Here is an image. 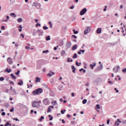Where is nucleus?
<instances>
[{
  "instance_id": "obj_1",
  "label": "nucleus",
  "mask_w": 126,
  "mask_h": 126,
  "mask_svg": "<svg viewBox=\"0 0 126 126\" xmlns=\"http://www.w3.org/2000/svg\"><path fill=\"white\" fill-rule=\"evenodd\" d=\"M43 92V89L41 88H38L36 90H35L33 91L32 93V95H39V94H41Z\"/></svg>"
},
{
  "instance_id": "obj_2",
  "label": "nucleus",
  "mask_w": 126,
  "mask_h": 126,
  "mask_svg": "<svg viewBox=\"0 0 126 126\" xmlns=\"http://www.w3.org/2000/svg\"><path fill=\"white\" fill-rule=\"evenodd\" d=\"M42 63H43V60H38L36 63V67L38 69L41 68V66H42Z\"/></svg>"
},
{
  "instance_id": "obj_3",
  "label": "nucleus",
  "mask_w": 126,
  "mask_h": 126,
  "mask_svg": "<svg viewBox=\"0 0 126 126\" xmlns=\"http://www.w3.org/2000/svg\"><path fill=\"white\" fill-rule=\"evenodd\" d=\"M32 106L33 108H38L40 105L39 104V101H33L32 103Z\"/></svg>"
},
{
  "instance_id": "obj_4",
  "label": "nucleus",
  "mask_w": 126,
  "mask_h": 126,
  "mask_svg": "<svg viewBox=\"0 0 126 126\" xmlns=\"http://www.w3.org/2000/svg\"><path fill=\"white\" fill-rule=\"evenodd\" d=\"M32 6H35V7H37V8H40L41 7V4L34 2Z\"/></svg>"
},
{
  "instance_id": "obj_5",
  "label": "nucleus",
  "mask_w": 126,
  "mask_h": 126,
  "mask_svg": "<svg viewBox=\"0 0 126 126\" xmlns=\"http://www.w3.org/2000/svg\"><path fill=\"white\" fill-rule=\"evenodd\" d=\"M86 11H87V9L86 8H83L80 12V15H84L86 13Z\"/></svg>"
},
{
  "instance_id": "obj_6",
  "label": "nucleus",
  "mask_w": 126,
  "mask_h": 126,
  "mask_svg": "<svg viewBox=\"0 0 126 126\" xmlns=\"http://www.w3.org/2000/svg\"><path fill=\"white\" fill-rule=\"evenodd\" d=\"M102 69H103V64H101L99 67L95 68V71H100V70H102Z\"/></svg>"
},
{
  "instance_id": "obj_7",
  "label": "nucleus",
  "mask_w": 126,
  "mask_h": 126,
  "mask_svg": "<svg viewBox=\"0 0 126 126\" xmlns=\"http://www.w3.org/2000/svg\"><path fill=\"white\" fill-rule=\"evenodd\" d=\"M43 102L45 105H49L50 104V100L48 98H45Z\"/></svg>"
},
{
  "instance_id": "obj_8",
  "label": "nucleus",
  "mask_w": 126,
  "mask_h": 126,
  "mask_svg": "<svg viewBox=\"0 0 126 126\" xmlns=\"http://www.w3.org/2000/svg\"><path fill=\"white\" fill-rule=\"evenodd\" d=\"M7 62L9 64H12V63H13L12 58L10 57H8L7 59Z\"/></svg>"
},
{
  "instance_id": "obj_9",
  "label": "nucleus",
  "mask_w": 126,
  "mask_h": 126,
  "mask_svg": "<svg viewBox=\"0 0 126 126\" xmlns=\"http://www.w3.org/2000/svg\"><path fill=\"white\" fill-rule=\"evenodd\" d=\"M96 66L95 63H93L92 64H90V66L92 69H93V68H94V66Z\"/></svg>"
},
{
  "instance_id": "obj_10",
  "label": "nucleus",
  "mask_w": 126,
  "mask_h": 126,
  "mask_svg": "<svg viewBox=\"0 0 126 126\" xmlns=\"http://www.w3.org/2000/svg\"><path fill=\"white\" fill-rule=\"evenodd\" d=\"M77 44H75L72 47V51H75V50L77 49Z\"/></svg>"
},
{
  "instance_id": "obj_11",
  "label": "nucleus",
  "mask_w": 126,
  "mask_h": 126,
  "mask_svg": "<svg viewBox=\"0 0 126 126\" xmlns=\"http://www.w3.org/2000/svg\"><path fill=\"white\" fill-rule=\"evenodd\" d=\"M66 47L67 48H70L71 47V42L67 41L66 43Z\"/></svg>"
},
{
  "instance_id": "obj_12",
  "label": "nucleus",
  "mask_w": 126,
  "mask_h": 126,
  "mask_svg": "<svg viewBox=\"0 0 126 126\" xmlns=\"http://www.w3.org/2000/svg\"><path fill=\"white\" fill-rule=\"evenodd\" d=\"M101 32H102V29L98 28L96 30L97 34H101Z\"/></svg>"
},
{
  "instance_id": "obj_13",
  "label": "nucleus",
  "mask_w": 126,
  "mask_h": 126,
  "mask_svg": "<svg viewBox=\"0 0 126 126\" xmlns=\"http://www.w3.org/2000/svg\"><path fill=\"white\" fill-rule=\"evenodd\" d=\"M4 72H7L9 73V72H11V69H8V68H6L5 70H4Z\"/></svg>"
},
{
  "instance_id": "obj_14",
  "label": "nucleus",
  "mask_w": 126,
  "mask_h": 126,
  "mask_svg": "<svg viewBox=\"0 0 126 126\" xmlns=\"http://www.w3.org/2000/svg\"><path fill=\"white\" fill-rule=\"evenodd\" d=\"M71 69H72V72L73 73H75V70H76V68H75V67H74V65L71 66Z\"/></svg>"
},
{
  "instance_id": "obj_15",
  "label": "nucleus",
  "mask_w": 126,
  "mask_h": 126,
  "mask_svg": "<svg viewBox=\"0 0 126 126\" xmlns=\"http://www.w3.org/2000/svg\"><path fill=\"white\" fill-rule=\"evenodd\" d=\"M35 83H37L38 82H40L41 81V79L39 78L38 77H36V80H35Z\"/></svg>"
},
{
  "instance_id": "obj_16",
  "label": "nucleus",
  "mask_w": 126,
  "mask_h": 126,
  "mask_svg": "<svg viewBox=\"0 0 126 126\" xmlns=\"http://www.w3.org/2000/svg\"><path fill=\"white\" fill-rule=\"evenodd\" d=\"M52 104L53 105V106H56V105H58V102H57L56 100H53Z\"/></svg>"
},
{
  "instance_id": "obj_17",
  "label": "nucleus",
  "mask_w": 126,
  "mask_h": 126,
  "mask_svg": "<svg viewBox=\"0 0 126 126\" xmlns=\"http://www.w3.org/2000/svg\"><path fill=\"white\" fill-rule=\"evenodd\" d=\"M61 56L63 57L65 55V51L62 50L61 53Z\"/></svg>"
},
{
  "instance_id": "obj_18",
  "label": "nucleus",
  "mask_w": 126,
  "mask_h": 126,
  "mask_svg": "<svg viewBox=\"0 0 126 126\" xmlns=\"http://www.w3.org/2000/svg\"><path fill=\"white\" fill-rule=\"evenodd\" d=\"M18 85H23V81H22V80H20L19 82L18 83Z\"/></svg>"
},
{
  "instance_id": "obj_19",
  "label": "nucleus",
  "mask_w": 126,
  "mask_h": 126,
  "mask_svg": "<svg viewBox=\"0 0 126 126\" xmlns=\"http://www.w3.org/2000/svg\"><path fill=\"white\" fill-rule=\"evenodd\" d=\"M10 76L11 77H12V78H13V79H16V77H15V76H14V74L13 73H12L10 74Z\"/></svg>"
},
{
  "instance_id": "obj_20",
  "label": "nucleus",
  "mask_w": 126,
  "mask_h": 126,
  "mask_svg": "<svg viewBox=\"0 0 126 126\" xmlns=\"http://www.w3.org/2000/svg\"><path fill=\"white\" fill-rule=\"evenodd\" d=\"M19 73H20V70H18L15 73V74H16L17 76H19Z\"/></svg>"
},
{
  "instance_id": "obj_21",
  "label": "nucleus",
  "mask_w": 126,
  "mask_h": 126,
  "mask_svg": "<svg viewBox=\"0 0 126 126\" xmlns=\"http://www.w3.org/2000/svg\"><path fill=\"white\" fill-rule=\"evenodd\" d=\"M117 44H118V42H115L110 43V45H111V46H115V45H117Z\"/></svg>"
},
{
  "instance_id": "obj_22",
  "label": "nucleus",
  "mask_w": 126,
  "mask_h": 126,
  "mask_svg": "<svg viewBox=\"0 0 126 126\" xmlns=\"http://www.w3.org/2000/svg\"><path fill=\"white\" fill-rule=\"evenodd\" d=\"M72 59H77V54L76 53L74 54V55L72 56Z\"/></svg>"
},
{
  "instance_id": "obj_23",
  "label": "nucleus",
  "mask_w": 126,
  "mask_h": 126,
  "mask_svg": "<svg viewBox=\"0 0 126 126\" xmlns=\"http://www.w3.org/2000/svg\"><path fill=\"white\" fill-rule=\"evenodd\" d=\"M46 41H50V40H51V37H50V35H48L46 37Z\"/></svg>"
},
{
  "instance_id": "obj_24",
  "label": "nucleus",
  "mask_w": 126,
  "mask_h": 126,
  "mask_svg": "<svg viewBox=\"0 0 126 126\" xmlns=\"http://www.w3.org/2000/svg\"><path fill=\"white\" fill-rule=\"evenodd\" d=\"M52 112V109H51V107H48V109H47V113H50Z\"/></svg>"
},
{
  "instance_id": "obj_25",
  "label": "nucleus",
  "mask_w": 126,
  "mask_h": 126,
  "mask_svg": "<svg viewBox=\"0 0 126 126\" xmlns=\"http://www.w3.org/2000/svg\"><path fill=\"white\" fill-rule=\"evenodd\" d=\"M43 30H48V29H49V28L47 27L46 26H44L43 27Z\"/></svg>"
},
{
  "instance_id": "obj_26",
  "label": "nucleus",
  "mask_w": 126,
  "mask_h": 126,
  "mask_svg": "<svg viewBox=\"0 0 126 126\" xmlns=\"http://www.w3.org/2000/svg\"><path fill=\"white\" fill-rule=\"evenodd\" d=\"M22 21H23V20H22V18H19L17 19V21L19 23L22 22Z\"/></svg>"
},
{
  "instance_id": "obj_27",
  "label": "nucleus",
  "mask_w": 126,
  "mask_h": 126,
  "mask_svg": "<svg viewBox=\"0 0 126 126\" xmlns=\"http://www.w3.org/2000/svg\"><path fill=\"white\" fill-rule=\"evenodd\" d=\"M116 68L117 69L115 70V72H118V71H119V69H120V66L117 65Z\"/></svg>"
},
{
  "instance_id": "obj_28",
  "label": "nucleus",
  "mask_w": 126,
  "mask_h": 126,
  "mask_svg": "<svg viewBox=\"0 0 126 126\" xmlns=\"http://www.w3.org/2000/svg\"><path fill=\"white\" fill-rule=\"evenodd\" d=\"M10 15H11V16H13V17H16V15H15V13H10Z\"/></svg>"
},
{
  "instance_id": "obj_29",
  "label": "nucleus",
  "mask_w": 126,
  "mask_h": 126,
  "mask_svg": "<svg viewBox=\"0 0 126 126\" xmlns=\"http://www.w3.org/2000/svg\"><path fill=\"white\" fill-rule=\"evenodd\" d=\"M43 54H48L49 53V50H44L42 51Z\"/></svg>"
},
{
  "instance_id": "obj_30",
  "label": "nucleus",
  "mask_w": 126,
  "mask_h": 126,
  "mask_svg": "<svg viewBox=\"0 0 126 126\" xmlns=\"http://www.w3.org/2000/svg\"><path fill=\"white\" fill-rule=\"evenodd\" d=\"M45 119V117L44 116H41L40 118L39 119V121L40 122H42V120H44Z\"/></svg>"
},
{
  "instance_id": "obj_31",
  "label": "nucleus",
  "mask_w": 126,
  "mask_h": 126,
  "mask_svg": "<svg viewBox=\"0 0 126 126\" xmlns=\"http://www.w3.org/2000/svg\"><path fill=\"white\" fill-rule=\"evenodd\" d=\"M82 103H83V104H86V103H87V99H84L83 100Z\"/></svg>"
},
{
  "instance_id": "obj_32",
  "label": "nucleus",
  "mask_w": 126,
  "mask_h": 126,
  "mask_svg": "<svg viewBox=\"0 0 126 126\" xmlns=\"http://www.w3.org/2000/svg\"><path fill=\"white\" fill-rule=\"evenodd\" d=\"M76 19V16H73L72 17V20L73 21H74Z\"/></svg>"
},
{
  "instance_id": "obj_33",
  "label": "nucleus",
  "mask_w": 126,
  "mask_h": 126,
  "mask_svg": "<svg viewBox=\"0 0 126 126\" xmlns=\"http://www.w3.org/2000/svg\"><path fill=\"white\" fill-rule=\"evenodd\" d=\"M9 82L10 84H11L12 85H14V82L11 80H9Z\"/></svg>"
},
{
  "instance_id": "obj_34",
  "label": "nucleus",
  "mask_w": 126,
  "mask_h": 126,
  "mask_svg": "<svg viewBox=\"0 0 126 126\" xmlns=\"http://www.w3.org/2000/svg\"><path fill=\"white\" fill-rule=\"evenodd\" d=\"M65 112V109H63V110H61V114H62L63 115V114H64V112Z\"/></svg>"
},
{
  "instance_id": "obj_35",
  "label": "nucleus",
  "mask_w": 126,
  "mask_h": 126,
  "mask_svg": "<svg viewBox=\"0 0 126 126\" xmlns=\"http://www.w3.org/2000/svg\"><path fill=\"white\" fill-rule=\"evenodd\" d=\"M16 31L14 30L13 32V36H16Z\"/></svg>"
},
{
  "instance_id": "obj_36",
  "label": "nucleus",
  "mask_w": 126,
  "mask_h": 126,
  "mask_svg": "<svg viewBox=\"0 0 126 126\" xmlns=\"http://www.w3.org/2000/svg\"><path fill=\"white\" fill-rule=\"evenodd\" d=\"M96 109H101V107H100V105L99 104H96Z\"/></svg>"
},
{
  "instance_id": "obj_37",
  "label": "nucleus",
  "mask_w": 126,
  "mask_h": 126,
  "mask_svg": "<svg viewBox=\"0 0 126 126\" xmlns=\"http://www.w3.org/2000/svg\"><path fill=\"white\" fill-rule=\"evenodd\" d=\"M18 105L19 107H24V105H23L22 103H19Z\"/></svg>"
},
{
  "instance_id": "obj_38",
  "label": "nucleus",
  "mask_w": 126,
  "mask_h": 126,
  "mask_svg": "<svg viewBox=\"0 0 126 126\" xmlns=\"http://www.w3.org/2000/svg\"><path fill=\"white\" fill-rule=\"evenodd\" d=\"M4 80V78L3 77H0V81H3Z\"/></svg>"
},
{
  "instance_id": "obj_39",
  "label": "nucleus",
  "mask_w": 126,
  "mask_h": 126,
  "mask_svg": "<svg viewBox=\"0 0 126 126\" xmlns=\"http://www.w3.org/2000/svg\"><path fill=\"white\" fill-rule=\"evenodd\" d=\"M73 32H74V34H77L78 33V31H75V30H73Z\"/></svg>"
},
{
  "instance_id": "obj_40",
  "label": "nucleus",
  "mask_w": 126,
  "mask_h": 126,
  "mask_svg": "<svg viewBox=\"0 0 126 126\" xmlns=\"http://www.w3.org/2000/svg\"><path fill=\"white\" fill-rule=\"evenodd\" d=\"M86 30H87V31H88L89 32H90V31L91 30V29L90 28V27H88Z\"/></svg>"
},
{
  "instance_id": "obj_41",
  "label": "nucleus",
  "mask_w": 126,
  "mask_h": 126,
  "mask_svg": "<svg viewBox=\"0 0 126 126\" xmlns=\"http://www.w3.org/2000/svg\"><path fill=\"white\" fill-rule=\"evenodd\" d=\"M13 111H14V108L12 107L11 109L10 110V112H11V113H12Z\"/></svg>"
},
{
  "instance_id": "obj_42",
  "label": "nucleus",
  "mask_w": 126,
  "mask_h": 126,
  "mask_svg": "<svg viewBox=\"0 0 126 126\" xmlns=\"http://www.w3.org/2000/svg\"><path fill=\"white\" fill-rule=\"evenodd\" d=\"M79 51L80 52H81V53H82V54H84V53L85 52V50H80Z\"/></svg>"
},
{
  "instance_id": "obj_43",
  "label": "nucleus",
  "mask_w": 126,
  "mask_h": 126,
  "mask_svg": "<svg viewBox=\"0 0 126 126\" xmlns=\"http://www.w3.org/2000/svg\"><path fill=\"white\" fill-rule=\"evenodd\" d=\"M122 71L124 72V73H126V68H124V69L122 70Z\"/></svg>"
},
{
  "instance_id": "obj_44",
  "label": "nucleus",
  "mask_w": 126,
  "mask_h": 126,
  "mask_svg": "<svg viewBox=\"0 0 126 126\" xmlns=\"http://www.w3.org/2000/svg\"><path fill=\"white\" fill-rule=\"evenodd\" d=\"M87 33H89V32L87 31V30H86L85 31H84V34L86 35V34H87Z\"/></svg>"
},
{
  "instance_id": "obj_45",
  "label": "nucleus",
  "mask_w": 126,
  "mask_h": 126,
  "mask_svg": "<svg viewBox=\"0 0 126 126\" xmlns=\"http://www.w3.org/2000/svg\"><path fill=\"white\" fill-rule=\"evenodd\" d=\"M115 126H120V123H118V122H115Z\"/></svg>"
},
{
  "instance_id": "obj_46",
  "label": "nucleus",
  "mask_w": 126,
  "mask_h": 126,
  "mask_svg": "<svg viewBox=\"0 0 126 126\" xmlns=\"http://www.w3.org/2000/svg\"><path fill=\"white\" fill-rule=\"evenodd\" d=\"M71 37L74 38L75 39H76L77 38V36H76L75 35H72Z\"/></svg>"
},
{
  "instance_id": "obj_47",
  "label": "nucleus",
  "mask_w": 126,
  "mask_h": 126,
  "mask_svg": "<svg viewBox=\"0 0 126 126\" xmlns=\"http://www.w3.org/2000/svg\"><path fill=\"white\" fill-rule=\"evenodd\" d=\"M114 90H115L116 93H119V90H118L116 88H114Z\"/></svg>"
},
{
  "instance_id": "obj_48",
  "label": "nucleus",
  "mask_w": 126,
  "mask_h": 126,
  "mask_svg": "<svg viewBox=\"0 0 126 126\" xmlns=\"http://www.w3.org/2000/svg\"><path fill=\"white\" fill-rule=\"evenodd\" d=\"M13 120H14V121H16V122H17V121H18V122H19V120L18 119H17V118H14L13 119Z\"/></svg>"
},
{
  "instance_id": "obj_49",
  "label": "nucleus",
  "mask_w": 126,
  "mask_h": 126,
  "mask_svg": "<svg viewBox=\"0 0 126 126\" xmlns=\"http://www.w3.org/2000/svg\"><path fill=\"white\" fill-rule=\"evenodd\" d=\"M47 76H49L50 77H51L52 74L50 72L49 73L47 74Z\"/></svg>"
},
{
  "instance_id": "obj_50",
  "label": "nucleus",
  "mask_w": 126,
  "mask_h": 126,
  "mask_svg": "<svg viewBox=\"0 0 126 126\" xmlns=\"http://www.w3.org/2000/svg\"><path fill=\"white\" fill-rule=\"evenodd\" d=\"M35 35H36V32L33 31L32 32V36H35Z\"/></svg>"
},
{
  "instance_id": "obj_51",
  "label": "nucleus",
  "mask_w": 126,
  "mask_h": 126,
  "mask_svg": "<svg viewBox=\"0 0 126 126\" xmlns=\"http://www.w3.org/2000/svg\"><path fill=\"white\" fill-rule=\"evenodd\" d=\"M38 26L41 27V24H40L39 23L36 24V27H38Z\"/></svg>"
},
{
  "instance_id": "obj_52",
  "label": "nucleus",
  "mask_w": 126,
  "mask_h": 126,
  "mask_svg": "<svg viewBox=\"0 0 126 126\" xmlns=\"http://www.w3.org/2000/svg\"><path fill=\"white\" fill-rule=\"evenodd\" d=\"M1 29L2 30H5V27H4V26H2Z\"/></svg>"
},
{
  "instance_id": "obj_53",
  "label": "nucleus",
  "mask_w": 126,
  "mask_h": 126,
  "mask_svg": "<svg viewBox=\"0 0 126 126\" xmlns=\"http://www.w3.org/2000/svg\"><path fill=\"white\" fill-rule=\"evenodd\" d=\"M43 33H44V32H43V31H40V34H39V36H40V34L43 35Z\"/></svg>"
},
{
  "instance_id": "obj_54",
  "label": "nucleus",
  "mask_w": 126,
  "mask_h": 126,
  "mask_svg": "<svg viewBox=\"0 0 126 126\" xmlns=\"http://www.w3.org/2000/svg\"><path fill=\"white\" fill-rule=\"evenodd\" d=\"M67 60V63H70V58H68Z\"/></svg>"
},
{
  "instance_id": "obj_55",
  "label": "nucleus",
  "mask_w": 126,
  "mask_h": 126,
  "mask_svg": "<svg viewBox=\"0 0 126 126\" xmlns=\"http://www.w3.org/2000/svg\"><path fill=\"white\" fill-rule=\"evenodd\" d=\"M9 125V122H6V124L4 125L5 126H8Z\"/></svg>"
},
{
  "instance_id": "obj_56",
  "label": "nucleus",
  "mask_w": 126,
  "mask_h": 126,
  "mask_svg": "<svg viewBox=\"0 0 126 126\" xmlns=\"http://www.w3.org/2000/svg\"><path fill=\"white\" fill-rule=\"evenodd\" d=\"M20 36H21V37H22L23 39H24V34L21 33V34H20Z\"/></svg>"
},
{
  "instance_id": "obj_57",
  "label": "nucleus",
  "mask_w": 126,
  "mask_h": 126,
  "mask_svg": "<svg viewBox=\"0 0 126 126\" xmlns=\"http://www.w3.org/2000/svg\"><path fill=\"white\" fill-rule=\"evenodd\" d=\"M1 115L2 116H5V112H3L1 113Z\"/></svg>"
},
{
  "instance_id": "obj_58",
  "label": "nucleus",
  "mask_w": 126,
  "mask_h": 126,
  "mask_svg": "<svg viewBox=\"0 0 126 126\" xmlns=\"http://www.w3.org/2000/svg\"><path fill=\"white\" fill-rule=\"evenodd\" d=\"M107 125H109V124H110V119H108L107 120Z\"/></svg>"
},
{
  "instance_id": "obj_59",
  "label": "nucleus",
  "mask_w": 126,
  "mask_h": 126,
  "mask_svg": "<svg viewBox=\"0 0 126 126\" xmlns=\"http://www.w3.org/2000/svg\"><path fill=\"white\" fill-rule=\"evenodd\" d=\"M25 48L27 50H29V49H30V47L29 46H26Z\"/></svg>"
},
{
  "instance_id": "obj_60",
  "label": "nucleus",
  "mask_w": 126,
  "mask_h": 126,
  "mask_svg": "<svg viewBox=\"0 0 126 126\" xmlns=\"http://www.w3.org/2000/svg\"><path fill=\"white\" fill-rule=\"evenodd\" d=\"M107 10V6H105V8L103 9L104 11H106Z\"/></svg>"
},
{
  "instance_id": "obj_61",
  "label": "nucleus",
  "mask_w": 126,
  "mask_h": 126,
  "mask_svg": "<svg viewBox=\"0 0 126 126\" xmlns=\"http://www.w3.org/2000/svg\"><path fill=\"white\" fill-rule=\"evenodd\" d=\"M63 86H62L59 89V90H62V89H63Z\"/></svg>"
},
{
  "instance_id": "obj_62",
  "label": "nucleus",
  "mask_w": 126,
  "mask_h": 126,
  "mask_svg": "<svg viewBox=\"0 0 126 126\" xmlns=\"http://www.w3.org/2000/svg\"><path fill=\"white\" fill-rule=\"evenodd\" d=\"M50 73L52 75H54V74H55V73H54V72H52V71H50Z\"/></svg>"
},
{
  "instance_id": "obj_63",
  "label": "nucleus",
  "mask_w": 126,
  "mask_h": 126,
  "mask_svg": "<svg viewBox=\"0 0 126 126\" xmlns=\"http://www.w3.org/2000/svg\"><path fill=\"white\" fill-rule=\"evenodd\" d=\"M108 83H109V84H113V82H112V81H108Z\"/></svg>"
},
{
  "instance_id": "obj_64",
  "label": "nucleus",
  "mask_w": 126,
  "mask_h": 126,
  "mask_svg": "<svg viewBox=\"0 0 126 126\" xmlns=\"http://www.w3.org/2000/svg\"><path fill=\"white\" fill-rule=\"evenodd\" d=\"M122 124H126V120L123 121Z\"/></svg>"
}]
</instances>
